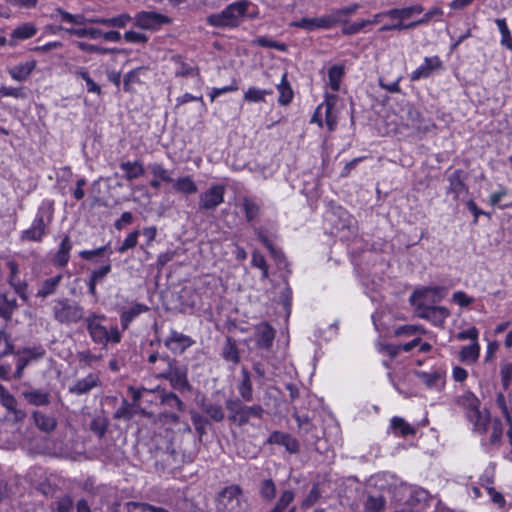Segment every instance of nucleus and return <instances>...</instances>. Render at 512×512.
Listing matches in <instances>:
<instances>
[{"mask_svg":"<svg viewBox=\"0 0 512 512\" xmlns=\"http://www.w3.org/2000/svg\"><path fill=\"white\" fill-rule=\"evenodd\" d=\"M457 404L465 410L467 420L473 425V430L479 434L487 432L490 424V413L480 409V400L471 392H465L457 398Z\"/></svg>","mask_w":512,"mask_h":512,"instance_id":"nucleus-1","label":"nucleus"},{"mask_svg":"<svg viewBox=\"0 0 512 512\" xmlns=\"http://www.w3.org/2000/svg\"><path fill=\"white\" fill-rule=\"evenodd\" d=\"M250 4L248 0L233 2L221 12L207 16L206 22L215 28H236L243 22Z\"/></svg>","mask_w":512,"mask_h":512,"instance_id":"nucleus-2","label":"nucleus"},{"mask_svg":"<svg viewBox=\"0 0 512 512\" xmlns=\"http://www.w3.org/2000/svg\"><path fill=\"white\" fill-rule=\"evenodd\" d=\"M161 361L166 364V368L162 369L157 375L159 378H164L170 382L173 389L180 392L191 391V385L188 381L187 368L179 366L175 359L168 355L161 357Z\"/></svg>","mask_w":512,"mask_h":512,"instance_id":"nucleus-3","label":"nucleus"},{"mask_svg":"<svg viewBox=\"0 0 512 512\" xmlns=\"http://www.w3.org/2000/svg\"><path fill=\"white\" fill-rule=\"evenodd\" d=\"M217 510L219 512H247L248 502L241 487L230 485L221 490L217 498Z\"/></svg>","mask_w":512,"mask_h":512,"instance_id":"nucleus-4","label":"nucleus"},{"mask_svg":"<svg viewBox=\"0 0 512 512\" xmlns=\"http://www.w3.org/2000/svg\"><path fill=\"white\" fill-rule=\"evenodd\" d=\"M225 406L229 412V420L240 427L248 424L252 418H262L264 414V409L261 405L247 406L237 398L227 399Z\"/></svg>","mask_w":512,"mask_h":512,"instance_id":"nucleus-5","label":"nucleus"},{"mask_svg":"<svg viewBox=\"0 0 512 512\" xmlns=\"http://www.w3.org/2000/svg\"><path fill=\"white\" fill-rule=\"evenodd\" d=\"M105 319L104 315L91 314L86 319V326L91 339L100 345H106L108 342L119 343L121 334L117 327H112L110 330L102 324Z\"/></svg>","mask_w":512,"mask_h":512,"instance_id":"nucleus-6","label":"nucleus"},{"mask_svg":"<svg viewBox=\"0 0 512 512\" xmlns=\"http://www.w3.org/2000/svg\"><path fill=\"white\" fill-rule=\"evenodd\" d=\"M54 319L61 324H74L84 318V308L68 299H58L52 306Z\"/></svg>","mask_w":512,"mask_h":512,"instance_id":"nucleus-7","label":"nucleus"},{"mask_svg":"<svg viewBox=\"0 0 512 512\" xmlns=\"http://www.w3.org/2000/svg\"><path fill=\"white\" fill-rule=\"evenodd\" d=\"M446 296V289L444 287H424L415 290L409 302L414 307V311L419 310L420 305L433 306L435 303L440 302Z\"/></svg>","mask_w":512,"mask_h":512,"instance_id":"nucleus-8","label":"nucleus"},{"mask_svg":"<svg viewBox=\"0 0 512 512\" xmlns=\"http://www.w3.org/2000/svg\"><path fill=\"white\" fill-rule=\"evenodd\" d=\"M134 26L144 30H157L164 24L171 22L170 18L166 15L155 11H140L132 18Z\"/></svg>","mask_w":512,"mask_h":512,"instance_id":"nucleus-9","label":"nucleus"},{"mask_svg":"<svg viewBox=\"0 0 512 512\" xmlns=\"http://www.w3.org/2000/svg\"><path fill=\"white\" fill-rule=\"evenodd\" d=\"M226 186L224 184H212L207 190L199 195V208L203 210H214L224 202Z\"/></svg>","mask_w":512,"mask_h":512,"instance_id":"nucleus-10","label":"nucleus"},{"mask_svg":"<svg viewBox=\"0 0 512 512\" xmlns=\"http://www.w3.org/2000/svg\"><path fill=\"white\" fill-rule=\"evenodd\" d=\"M415 314L422 319L431 322L435 326H442L449 316V310L443 306H423L419 310L414 311Z\"/></svg>","mask_w":512,"mask_h":512,"instance_id":"nucleus-11","label":"nucleus"},{"mask_svg":"<svg viewBox=\"0 0 512 512\" xmlns=\"http://www.w3.org/2000/svg\"><path fill=\"white\" fill-rule=\"evenodd\" d=\"M16 358V370L13 374L15 379H21L23 371L29 362L33 359H40L44 356L45 351L43 349H30L26 348L22 352L15 353Z\"/></svg>","mask_w":512,"mask_h":512,"instance_id":"nucleus-12","label":"nucleus"},{"mask_svg":"<svg viewBox=\"0 0 512 512\" xmlns=\"http://www.w3.org/2000/svg\"><path fill=\"white\" fill-rule=\"evenodd\" d=\"M195 341L183 333L171 330L169 337L165 340V346L174 353L182 354L187 348L191 347Z\"/></svg>","mask_w":512,"mask_h":512,"instance_id":"nucleus-13","label":"nucleus"},{"mask_svg":"<svg viewBox=\"0 0 512 512\" xmlns=\"http://www.w3.org/2000/svg\"><path fill=\"white\" fill-rule=\"evenodd\" d=\"M101 380L98 374L89 373L82 379H78L74 385L69 387V393L81 396L84 394H88L92 389L100 387Z\"/></svg>","mask_w":512,"mask_h":512,"instance_id":"nucleus-14","label":"nucleus"},{"mask_svg":"<svg viewBox=\"0 0 512 512\" xmlns=\"http://www.w3.org/2000/svg\"><path fill=\"white\" fill-rule=\"evenodd\" d=\"M442 68V61L438 56L425 57L423 63L410 74L411 81L428 78L433 71Z\"/></svg>","mask_w":512,"mask_h":512,"instance_id":"nucleus-15","label":"nucleus"},{"mask_svg":"<svg viewBox=\"0 0 512 512\" xmlns=\"http://www.w3.org/2000/svg\"><path fill=\"white\" fill-rule=\"evenodd\" d=\"M292 25L303 28L307 31H313L315 29H330L335 26V19L331 18L329 14L315 18H302L299 21L293 22Z\"/></svg>","mask_w":512,"mask_h":512,"instance_id":"nucleus-16","label":"nucleus"},{"mask_svg":"<svg viewBox=\"0 0 512 512\" xmlns=\"http://www.w3.org/2000/svg\"><path fill=\"white\" fill-rule=\"evenodd\" d=\"M385 14H386V18L396 20L397 22L392 23V24H385V25L381 26L379 28L380 32L401 31V30L413 29L416 27V25H414V21H411L408 23L403 21V15H402L400 8H392V9L386 10Z\"/></svg>","mask_w":512,"mask_h":512,"instance_id":"nucleus-17","label":"nucleus"},{"mask_svg":"<svg viewBox=\"0 0 512 512\" xmlns=\"http://www.w3.org/2000/svg\"><path fill=\"white\" fill-rule=\"evenodd\" d=\"M337 99L334 94H326L325 100L319 105V111L324 110L325 122L329 131H334L337 125V116L333 112Z\"/></svg>","mask_w":512,"mask_h":512,"instance_id":"nucleus-18","label":"nucleus"},{"mask_svg":"<svg viewBox=\"0 0 512 512\" xmlns=\"http://www.w3.org/2000/svg\"><path fill=\"white\" fill-rule=\"evenodd\" d=\"M148 310L149 307L142 303H133L129 308H122L120 310V322L122 328L124 330L127 329L135 318Z\"/></svg>","mask_w":512,"mask_h":512,"instance_id":"nucleus-19","label":"nucleus"},{"mask_svg":"<svg viewBox=\"0 0 512 512\" xmlns=\"http://www.w3.org/2000/svg\"><path fill=\"white\" fill-rule=\"evenodd\" d=\"M400 117L407 127L420 128L421 113L410 103H406L400 109Z\"/></svg>","mask_w":512,"mask_h":512,"instance_id":"nucleus-20","label":"nucleus"},{"mask_svg":"<svg viewBox=\"0 0 512 512\" xmlns=\"http://www.w3.org/2000/svg\"><path fill=\"white\" fill-rule=\"evenodd\" d=\"M268 442L283 445L291 453H296L299 450L298 441L287 433L275 431L269 436Z\"/></svg>","mask_w":512,"mask_h":512,"instance_id":"nucleus-21","label":"nucleus"},{"mask_svg":"<svg viewBox=\"0 0 512 512\" xmlns=\"http://www.w3.org/2000/svg\"><path fill=\"white\" fill-rule=\"evenodd\" d=\"M35 68L36 61L30 60L15 65L14 67L10 68L8 72L12 79L22 82L28 79Z\"/></svg>","mask_w":512,"mask_h":512,"instance_id":"nucleus-22","label":"nucleus"},{"mask_svg":"<svg viewBox=\"0 0 512 512\" xmlns=\"http://www.w3.org/2000/svg\"><path fill=\"white\" fill-rule=\"evenodd\" d=\"M23 398L31 405L46 406L50 404V393L42 389H28L22 392Z\"/></svg>","mask_w":512,"mask_h":512,"instance_id":"nucleus-23","label":"nucleus"},{"mask_svg":"<svg viewBox=\"0 0 512 512\" xmlns=\"http://www.w3.org/2000/svg\"><path fill=\"white\" fill-rule=\"evenodd\" d=\"M326 220L332 224H346L351 221V215L342 206L331 204L328 211L326 212Z\"/></svg>","mask_w":512,"mask_h":512,"instance_id":"nucleus-24","label":"nucleus"},{"mask_svg":"<svg viewBox=\"0 0 512 512\" xmlns=\"http://www.w3.org/2000/svg\"><path fill=\"white\" fill-rule=\"evenodd\" d=\"M37 31L38 29L33 23L27 22L14 28L10 35L13 41L18 42L34 37Z\"/></svg>","mask_w":512,"mask_h":512,"instance_id":"nucleus-25","label":"nucleus"},{"mask_svg":"<svg viewBox=\"0 0 512 512\" xmlns=\"http://www.w3.org/2000/svg\"><path fill=\"white\" fill-rule=\"evenodd\" d=\"M126 180L132 181L144 175L145 169L140 161H126L120 164Z\"/></svg>","mask_w":512,"mask_h":512,"instance_id":"nucleus-26","label":"nucleus"},{"mask_svg":"<svg viewBox=\"0 0 512 512\" xmlns=\"http://www.w3.org/2000/svg\"><path fill=\"white\" fill-rule=\"evenodd\" d=\"M0 402L13 415L14 421L19 422L25 418L26 413L23 410L17 409V400L9 391L2 396Z\"/></svg>","mask_w":512,"mask_h":512,"instance_id":"nucleus-27","label":"nucleus"},{"mask_svg":"<svg viewBox=\"0 0 512 512\" xmlns=\"http://www.w3.org/2000/svg\"><path fill=\"white\" fill-rule=\"evenodd\" d=\"M417 377H419L422 382L428 387V388H436L439 389L444 385V377L442 372L440 371H433V372H423L418 371L416 372Z\"/></svg>","mask_w":512,"mask_h":512,"instance_id":"nucleus-28","label":"nucleus"},{"mask_svg":"<svg viewBox=\"0 0 512 512\" xmlns=\"http://www.w3.org/2000/svg\"><path fill=\"white\" fill-rule=\"evenodd\" d=\"M276 492V484L271 478L260 481L258 485V494L264 502L271 503L276 497Z\"/></svg>","mask_w":512,"mask_h":512,"instance_id":"nucleus-29","label":"nucleus"},{"mask_svg":"<svg viewBox=\"0 0 512 512\" xmlns=\"http://www.w3.org/2000/svg\"><path fill=\"white\" fill-rule=\"evenodd\" d=\"M222 357L231 362L233 365H237L240 362V351L236 345V342L231 338L227 337L226 342L222 348Z\"/></svg>","mask_w":512,"mask_h":512,"instance_id":"nucleus-30","label":"nucleus"},{"mask_svg":"<svg viewBox=\"0 0 512 512\" xmlns=\"http://www.w3.org/2000/svg\"><path fill=\"white\" fill-rule=\"evenodd\" d=\"M72 249V243L68 236H65L60 244V248L54 257V264L59 267L67 265L70 258V251Z\"/></svg>","mask_w":512,"mask_h":512,"instance_id":"nucleus-31","label":"nucleus"},{"mask_svg":"<svg viewBox=\"0 0 512 512\" xmlns=\"http://www.w3.org/2000/svg\"><path fill=\"white\" fill-rule=\"evenodd\" d=\"M275 337L274 329L268 325L263 324L258 328L257 345L263 349H269L272 346Z\"/></svg>","mask_w":512,"mask_h":512,"instance_id":"nucleus-32","label":"nucleus"},{"mask_svg":"<svg viewBox=\"0 0 512 512\" xmlns=\"http://www.w3.org/2000/svg\"><path fill=\"white\" fill-rule=\"evenodd\" d=\"M62 280V275H56L42 282L39 289L37 290L36 296L46 298L47 296L55 293L57 287Z\"/></svg>","mask_w":512,"mask_h":512,"instance_id":"nucleus-33","label":"nucleus"},{"mask_svg":"<svg viewBox=\"0 0 512 512\" xmlns=\"http://www.w3.org/2000/svg\"><path fill=\"white\" fill-rule=\"evenodd\" d=\"M277 90L279 92L278 103L280 105H287L293 99V90L287 81V74L284 73L281 77V82L277 85Z\"/></svg>","mask_w":512,"mask_h":512,"instance_id":"nucleus-34","label":"nucleus"},{"mask_svg":"<svg viewBox=\"0 0 512 512\" xmlns=\"http://www.w3.org/2000/svg\"><path fill=\"white\" fill-rule=\"evenodd\" d=\"M386 505V499L382 494H368L364 502L366 512H381Z\"/></svg>","mask_w":512,"mask_h":512,"instance_id":"nucleus-35","label":"nucleus"},{"mask_svg":"<svg viewBox=\"0 0 512 512\" xmlns=\"http://www.w3.org/2000/svg\"><path fill=\"white\" fill-rule=\"evenodd\" d=\"M35 425L44 432H50L55 429L57 422L54 417L45 415L39 411L33 413Z\"/></svg>","mask_w":512,"mask_h":512,"instance_id":"nucleus-36","label":"nucleus"},{"mask_svg":"<svg viewBox=\"0 0 512 512\" xmlns=\"http://www.w3.org/2000/svg\"><path fill=\"white\" fill-rule=\"evenodd\" d=\"M391 429L400 436L415 435L416 430L401 417H393L390 421Z\"/></svg>","mask_w":512,"mask_h":512,"instance_id":"nucleus-37","label":"nucleus"},{"mask_svg":"<svg viewBox=\"0 0 512 512\" xmlns=\"http://www.w3.org/2000/svg\"><path fill=\"white\" fill-rule=\"evenodd\" d=\"M238 392L244 401L250 402L253 400V389L250 375L247 370H242V380L238 386Z\"/></svg>","mask_w":512,"mask_h":512,"instance_id":"nucleus-38","label":"nucleus"},{"mask_svg":"<svg viewBox=\"0 0 512 512\" xmlns=\"http://www.w3.org/2000/svg\"><path fill=\"white\" fill-rule=\"evenodd\" d=\"M294 498L295 493L292 490L286 489L281 491L276 504L269 512H285L294 501Z\"/></svg>","mask_w":512,"mask_h":512,"instance_id":"nucleus-39","label":"nucleus"},{"mask_svg":"<svg viewBox=\"0 0 512 512\" xmlns=\"http://www.w3.org/2000/svg\"><path fill=\"white\" fill-rule=\"evenodd\" d=\"M173 188L184 194H194L198 190L196 183L189 176L180 177L175 181L173 180Z\"/></svg>","mask_w":512,"mask_h":512,"instance_id":"nucleus-40","label":"nucleus"},{"mask_svg":"<svg viewBox=\"0 0 512 512\" xmlns=\"http://www.w3.org/2000/svg\"><path fill=\"white\" fill-rule=\"evenodd\" d=\"M480 347L477 342L464 346L460 351V360L466 364H473L477 361Z\"/></svg>","mask_w":512,"mask_h":512,"instance_id":"nucleus-41","label":"nucleus"},{"mask_svg":"<svg viewBox=\"0 0 512 512\" xmlns=\"http://www.w3.org/2000/svg\"><path fill=\"white\" fill-rule=\"evenodd\" d=\"M201 407L203 412L206 413L209 418L215 422H221L225 417L224 410L220 404L203 402Z\"/></svg>","mask_w":512,"mask_h":512,"instance_id":"nucleus-42","label":"nucleus"},{"mask_svg":"<svg viewBox=\"0 0 512 512\" xmlns=\"http://www.w3.org/2000/svg\"><path fill=\"white\" fill-rule=\"evenodd\" d=\"M53 203L51 201H43L39 207L37 214V224H49L53 221Z\"/></svg>","mask_w":512,"mask_h":512,"instance_id":"nucleus-43","label":"nucleus"},{"mask_svg":"<svg viewBox=\"0 0 512 512\" xmlns=\"http://www.w3.org/2000/svg\"><path fill=\"white\" fill-rule=\"evenodd\" d=\"M358 9L359 5L355 3L346 7L333 10L330 16L331 18L335 19V25L339 23H346V17L356 13Z\"/></svg>","mask_w":512,"mask_h":512,"instance_id":"nucleus-44","label":"nucleus"},{"mask_svg":"<svg viewBox=\"0 0 512 512\" xmlns=\"http://www.w3.org/2000/svg\"><path fill=\"white\" fill-rule=\"evenodd\" d=\"M272 94V90L250 87L244 93V100L250 103L265 102V96Z\"/></svg>","mask_w":512,"mask_h":512,"instance_id":"nucleus-45","label":"nucleus"},{"mask_svg":"<svg viewBox=\"0 0 512 512\" xmlns=\"http://www.w3.org/2000/svg\"><path fill=\"white\" fill-rule=\"evenodd\" d=\"M344 75L342 66L334 65L328 70L329 85L334 92L340 89V83Z\"/></svg>","mask_w":512,"mask_h":512,"instance_id":"nucleus-46","label":"nucleus"},{"mask_svg":"<svg viewBox=\"0 0 512 512\" xmlns=\"http://www.w3.org/2000/svg\"><path fill=\"white\" fill-rule=\"evenodd\" d=\"M109 251L108 246H102L100 248L94 249V250H83L79 253V256L87 261H91L93 263L102 262L101 258L104 257V255Z\"/></svg>","mask_w":512,"mask_h":512,"instance_id":"nucleus-47","label":"nucleus"},{"mask_svg":"<svg viewBox=\"0 0 512 512\" xmlns=\"http://www.w3.org/2000/svg\"><path fill=\"white\" fill-rule=\"evenodd\" d=\"M495 23L501 34V45L505 46L509 50H512V36L506 20L504 18H498L495 20Z\"/></svg>","mask_w":512,"mask_h":512,"instance_id":"nucleus-48","label":"nucleus"},{"mask_svg":"<svg viewBox=\"0 0 512 512\" xmlns=\"http://www.w3.org/2000/svg\"><path fill=\"white\" fill-rule=\"evenodd\" d=\"M149 169L155 178H159L163 182H173L172 172L164 167L161 163H152L149 165Z\"/></svg>","mask_w":512,"mask_h":512,"instance_id":"nucleus-49","label":"nucleus"},{"mask_svg":"<svg viewBox=\"0 0 512 512\" xmlns=\"http://www.w3.org/2000/svg\"><path fill=\"white\" fill-rule=\"evenodd\" d=\"M132 20L128 13H122L111 18H103L102 25L107 27L124 28Z\"/></svg>","mask_w":512,"mask_h":512,"instance_id":"nucleus-50","label":"nucleus"},{"mask_svg":"<svg viewBox=\"0 0 512 512\" xmlns=\"http://www.w3.org/2000/svg\"><path fill=\"white\" fill-rule=\"evenodd\" d=\"M108 419L104 416H96L90 423V430L96 434L99 438H102L108 428Z\"/></svg>","mask_w":512,"mask_h":512,"instance_id":"nucleus-51","label":"nucleus"},{"mask_svg":"<svg viewBox=\"0 0 512 512\" xmlns=\"http://www.w3.org/2000/svg\"><path fill=\"white\" fill-rule=\"evenodd\" d=\"M146 72V68L144 67H138L136 69H133L129 71L124 76V90L127 92L132 91L131 85L134 83L140 82V76Z\"/></svg>","mask_w":512,"mask_h":512,"instance_id":"nucleus-52","label":"nucleus"},{"mask_svg":"<svg viewBox=\"0 0 512 512\" xmlns=\"http://www.w3.org/2000/svg\"><path fill=\"white\" fill-rule=\"evenodd\" d=\"M46 234L44 226H32L29 229L22 232V241H41L43 236Z\"/></svg>","mask_w":512,"mask_h":512,"instance_id":"nucleus-53","label":"nucleus"},{"mask_svg":"<svg viewBox=\"0 0 512 512\" xmlns=\"http://www.w3.org/2000/svg\"><path fill=\"white\" fill-rule=\"evenodd\" d=\"M111 253L112 251H109V253L106 254V260L104 261V264L91 273V279L99 283L111 272L112 266L109 259Z\"/></svg>","mask_w":512,"mask_h":512,"instance_id":"nucleus-54","label":"nucleus"},{"mask_svg":"<svg viewBox=\"0 0 512 512\" xmlns=\"http://www.w3.org/2000/svg\"><path fill=\"white\" fill-rule=\"evenodd\" d=\"M243 207L248 221L255 220L260 212V206L253 199L245 198L243 201Z\"/></svg>","mask_w":512,"mask_h":512,"instance_id":"nucleus-55","label":"nucleus"},{"mask_svg":"<svg viewBox=\"0 0 512 512\" xmlns=\"http://www.w3.org/2000/svg\"><path fill=\"white\" fill-rule=\"evenodd\" d=\"M14 353V345L10 340V336L3 330H0V358Z\"/></svg>","mask_w":512,"mask_h":512,"instance_id":"nucleus-56","label":"nucleus"},{"mask_svg":"<svg viewBox=\"0 0 512 512\" xmlns=\"http://www.w3.org/2000/svg\"><path fill=\"white\" fill-rule=\"evenodd\" d=\"M162 403L165 405L176 408L178 411H184L185 410V404L183 401L173 392L167 393L163 395L162 397Z\"/></svg>","mask_w":512,"mask_h":512,"instance_id":"nucleus-57","label":"nucleus"},{"mask_svg":"<svg viewBox=\"0 0 512 512\" xmlns=\"http://www.w3.org/2000/svg\"><path fill=\"white\" fill-rule=\"evenodd\" d=\"M503 435L502 422L499 419H495L492 424V433L489 437L490 445H497L500 443Z\"/></svg>","mask_w":512,"mask_h":512,"instance_id":"nucleus-58","label":"nucleus"},{"mask_svg":"<svg viewBox=\"0 0 512 512\" xmlns=\"http://www.w3.org/2000/svg\"><path fill=\"white\" fill-rule=\"evenodd\" d=\"M76 74L85 81L86 88L89 93H101L100 86L93 81V79L89 76V73L86 70L82 69L80 71H77Z\"/></svg>","mask_w":512,"mask_h":512,"instance_id":"nucleus-59","label":"nucleus"},{"mask_svg":"<svg viewBox=\"0 0 512 512\" xmlns=\"http://www.w3.org/2000/svg\"><path fill=\"white\" fill-rule=\"evenodd\" d=\"M133 417L131 405L128 403L126 399H124L121 405L117 408L114 413L115 419H125L130 420Z\"/></svg>","mask_w":512,"mask_h":512,"instance_id":"nucleus-60","label":"nucleus"},{"mask_svg":"<svg viewBox=\"0 0 512 512\" xmlns=\"http://www.w3.org/2000/svg\"><path fill=\"white\" fill-rule=\"evenodd\" d=\"M321 497L318 484H314L307 497L302 502V508H309L313 506Z\"/></svg>","mask_w":512,"mask_h":512,"instance_id":"nucleus-61","label":"nucleus"},{"mask_svg":"<svg viewBox=\"0 0 512 512\" xmlns=\"http://www.w3.org/2000/svg\"><path fill=\"white\" fill-rule=\"evenodd\" d=\"M124 40L128 43L144 44L148 37L144 33L130 30L124 33Z\"/></svg>","mask_w":512,"mask_h":512,"instance_id":"nucleus-62","label":"nucleus"},{"mask_svg":"<svg viewBox=\"0 0 512 512\" xmlns=\"http://www.w3.org/2000/svg\"><path fill=\"white\" fill-rule=\"evenodd\" d=\"M400 10L403 15V21L406 22L415 15L421 14L424 11V7L420 4H413L411 6L402 7Z\"/></svg>","mask_w":512,"mask_h":512,"instance_id":"nucleus-63","label":"nucleus"},{"mask_svg":"<svg viewBox=\"0 0 512 512\" xmlns=\"http://www.w3.org/2000/svg\"><path fill=\"white\" fill-rule=\"evenodd\" d=\"M500 374H501L502 385L505 389H507L508 386L510 385V383L512 382V363L511 362L503 363L501 365Z\"/></svg>","mask_w":512,"mask_h":512,"instance_id":"nucleus-64","label":"nucleus"}]
</instances>
